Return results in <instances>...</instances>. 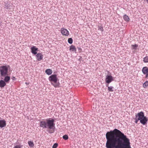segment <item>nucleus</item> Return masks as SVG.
<instances>
[{
	"label": "nucleus",
	"instance_id": "1",
	"mask_svg": "<svg viewBox=\"0 0 148 148\" xmlns=\"http://www.w3.org/2000/svg\"><path fill=\"white\" fill-rule=\"evenodd\" d=\"M106 136L107 148H132L129 139L117 129L107 132Z\"/></svg>",
	"mask_w": 148,
	"mask_h": 148
},
{
	"label": "nucleus",
	"instance_id": "2",
	"mask_svg": "<svg viewBox=\"0 0 148 148\" xmlns=\"http://www.w3.org/2000/svg\"><path fill=\"white\" fill-rule=\"evenodd\" d=\"M55 119L49 118L44 121H40V126L42 129H47L48 130L47 132L50 134L53 133L54 131L55 124Z\"/></svg>",
	"mask_w": 148,
	"mask_h": 148
},
{
	"label": "nucleus",
	"instance_id": "3",
	"mask_svg": "<svg viewBox=\"0 0 148 148\" xmlns=\"http://www.w3.org/2000/svg\"><path fill=\"white\" fill-rule=\"evenodd\" d=\"M10 68V66L9 65H3L0 66V77L1 79H3L5 77L9 76L8 73Z\"/></svg>",
	"mask_w": 148,
	"mask_h": 148
},
{
	"label": "nucleus",
	"instance_id": "4",
	"mask_svg": "<svg viewBox=\"0 0 148 148\" xmlns=\"http://www.w3.org/2000/svg\"><path fill=\"white\" fill-rule=\"evenodd\" d=\"M49 81L53 82L54 83H51V84L55 87H60V83L58 82V79L56 74L52 75L50 76L49 78Z\"/></svg>",
	"mask_w": 148,
	"mask_h": 148
},
{
	"label": "nucleus",
	"instance_id": "5",
	"mask_svg": "<svg viewBox=\"0 0 148 148\" xmlns=\"http://www.w3.org/2000/svg\"><path fill=\"white\" fill-rule=\"evenodd\" d=\"M10 80V76L5 77L3 79H1L0 80V87L2 88L4 87L6 85V83H8Z\"/></svg>",
	"mask_w": 148,
	"mask_h": 148
},
{
	"label": "nucleus",
	"instance_id": "6",
	"mask_svg": "<svg viewBox=\"0 0 148 148\" xmlns=\"http://www.w3.org/2000/svg\"><path fill=\"white\" fill-rule=\"evenodd\" d=\"M144 113L142 111L136 114L135 115V117L134 119L135 120V123L137 124L138 121H140L144 115Z\"/></svg>",
	"mask_w": 148,
	"mask_h": 148
},
{
	"label": "nucleus",
	"instance_id": "7",
	"mask_svg": "<svg viewBox=\"0 0 148 148\" xmlns=\"http://www.w3.org/2000/svg\"><path fill=\"white\" fill-rule=\"evenodd\" d=\"M105 81L106 83L109 84L112 81H114V79L111 75H107L106 76Z\"/></svg>",
	"mask_w": 148,
	"mask_h": 148
},
{
	"label": "nucleus",
	"instance_id": "8",
	"mask_svg": "<svg viewBox=\"0 0 148 148\" xmlns=\"http://www.w3.org/2000/svg\"><path fill=\"white\" fill-rule=\"evenodd\" d=\"M148 119L147 117L145 116H143L142 118L140 120V123L143 125H144L147 123Z\"/></svg>",
	"mask_w": 148,
	"mask_h": 148
},
{
	"label": "nucleus",
	"instance_id": "9",
	"mask_svg": "<svg viewBox=\"0 0 148 148\" xmlns=\"http://www.w3.org/2000/svg\"><path fill=\"white\" fill-rule=\"evenodd\" d=\"M61 32L63 35L66 36H68L69 35V32L66 29L64 28H62L61 29Z\"/></svg>",
	"mask_w": 148,
	"mask_h": 148
},
{
	"label": "nucleus",
	"instance_id": "10",
	"mask_svg": "<svg viewBox=\"0 0 148 148\" xmlns=\"http://www.w3.org/2000/svg\"><path fill=\"white\" fill-rule=\"evenodd\" d=\"M38 48L36 47L35 46H33L31 48V52L32 54L35 55L37 53V51H38Z\"/></svg>",
	"mask_w": 148,
	"mask_h": 148
},
{
	"label": "nucleus",
	"instance_id": "11",
	"mask_svg": "<svg viewBox=\"0 0 148 148\" xmlns=\"http://www.w3.org/2000/svg\"><path fill=\"white\" fill-rule=\"evenodd\" d=\"M36 54V59L38 61H40L42 59L43 55L41 53H38Z\"/></svg>",
	"mask_w": 148,
	"mask_h": 148
},
{
	"label": "nucleus",
	"instance_id": "12",
	"mask_svg": "<svg viewBox=\"0 0 148 148\" xmlns=\"http://www.w3.org/2000/svg\"><path fill=\"white\" fill-rule=\"evenodd\" d=\"M6 125V121L4 120H0V127L1 128L5 127Z\"/></svg>",
	"mask_w": 148,
	"mask_h": 148
},
{
	"label": "nucleus",
	"instance_id": "13",
	"mask_svg": "<svg viewBox=\"0 0 148 148\" xmlns=\"http://www.w3.org/2000/svg\"><path fill=\"white\" fill-rule=\"evenodd\" d=\"M142 71L143 74H146L148 73V68L147 66L144 67L142 69Z\"/></svg>",
	"mask_w": 148,
	"mask_h": 148
},
{
	"label": "nucleus",
	"instance_id": "14",
	"mask_svg": "<svg viewBox=\"0 0 148 148\" xmlns=\"http://www.w3.org/2000/svg\"><path fill=\"white\" fill-rule=\"evenodd\" d=\"M69 50L72 51L76 52V48H75V46L73 45H72L70 46Z\"/></svg>",
	"mask_w": 148,
	"mask_h": 148
},
{
	"label": "nucleus",
	"instance_id": "15",
	"mask_svg": "<svg viewBox=\"0 0 148 148\" xmlns=\"http://www.w3.org/2000/svg\"><path fill=\"white\" fill-rule=\"evenodd\" d=\"M45 72L47 75H50L52 73V71L51 69H48L45 70Z\"/></svg>",
	"mask_w": 148,
	"mask_h": 148
},
{
	"label": "nucleus",
	"instance_id": "16",
	"mask_svg": "<svg viewBox=\"0 0 148 148\" xmlns=\"http://www.w3.org/2000/svg\"><path fill=\"white\" fill-rule=\"evenodd\" d=\"M123 18L125 21L127 22H128L130 20L129 16L126 14L123 16Z\"/></svg>",
	"mask_w": 148,
	"mask_h": 148
},
{
	"label": "nucleus",
	"instance_id": "17",
	"mask_svg": "<svg viewBox=\"0 0 148 148\" xmlns=\"http://www.w3.org/2000/svg\"><path fill=\"white\" fill-rule=\"evenodd\" d=\"M28 143L29 146L31 148L33 147L34 146V143L32 141H28Z\"/></svg>",
	"mask_w": 148,
	"mask_h": 148
},
{
	"label": "nucleus",
	"instance_id": "18",
	"mask_svg": "<svg viewBox=\"0 0 148 148\" xmlns=\"http://www.w3.org/2000/svg\"><path fill=\"white\" fill-rule=\"evenodd\" d=\"M108 89L109 91L112 92L114 91V88L113 86H111L108 87Z\"/></svg>",
	"mask_w": 148,
	"mask_h": 148
},
{
	"label": "nucleus",
	"instance_id": "19",
	"mask_svg": "<svg viewBox=\"0 0 148 148\" xmlns=\"http://www.w3.org/2000/svg\"><path fill=\"white\" fill-rule=\"evenodd\" d=\"M143 87L144 88H146L147 86H148V81H146L143 84Z\"/></svg>",
	"mask_w": 148,
	"mask_h": 148
},
{
	"label": "nucleus",
	"instance_id": "20",
	"mask_svg": "<svg viewBox=\"0 0 148 148\" xmlns=\"http://www.w3.org/2000/svg\"><path fill=\"white\" fill-rule=\"evenodd\" d=\"M143 61L145 63H147L148 62V56H146L143 59Z\"/></svg>",
	"mask_w": 148,
	"mask_h": 148
},
{
	"label": "nucleus",
	"instance_id": "21",
	"mask_svg": "<svg viewBox=\"0 0 148 148\" xmlns=\"http://www.w3.org/2000/svg\"><path fill=\"white\" fill-rule=\"evenodd\" d=\"M138 45L137 44H135L134 45H132V49L134 50H136L137 49V48L138 47Z\"/></svg>",
	"mask_w": 148,
	"mask_h": 148
},
{
	"label": "nucleus",
	"instance_id": "22",
	"mask_svg": "<svg viewBox=\"0 0 148 148\" xmlns=\"http://www.w3.org/2000/svg\"><path fill=\"white\" fill-rule=\"evenodd\" d=\"M68 42L70 44H72L73 42V40L71 38H69L68 39Z\"/></svg>",
	"mask_w": 148,
	"mask_h": 148
},
{
	"label": "nucleus",
	"instance_id": "23",
	"mask_svg": "<svg viewBox=\"0 0 148 148\" xmlns=\"http://www.w3.org/2000/svg\"><path fill=\"white\" fill-rule=\"evenodd\" d=\"M62 138L65 140H68L69 138L68 136L67 135H64L63 136Z\"/></svg>",
	"mask_w": 148,
	"mask_h": 148
},
{
	"label": "nucleus",
	"instance_id": "24",
	"mask_svg": "<svg viewBox=\"0 0 148 148\" xmlns=\"http://www.w3.org/2000/svg\"><path fill=\"white\" fill-rule=\"evenodd\" d=\"M98 30H100L102 32L103 31V27L101 26H98Z\"/></svg>",
	"mask_w": 148,
	"mask_h": 148
},
{
	"label": "nucleus",
	"instance_id": "25",
	"mask_svg": "<svg viewBox=\"0 0 148 148\" xmlns=\"http://www.w3.org/2000/svg\"><path fill=\"white\" fill-rule=\"evenodd\" d=\"M58 145V144L57 143H54L52 146V148H56Z\"/></svg>",
	"mask_w": 148,
	"mask_h": 148
},
{
	"label": "nucleus",
	"instance_id": "26",
	"mask_svg": "<svg viewBox=\"0 0 148 148\" xmlns=\"http://www.w3.org/2000/svg\"><path fill=\"white\" fill-rule=\"evenodd\" d=\"M13 148H21V147L19 145H17L14 146Z\"/></svg>",
	"mask_w": 148,
	"mask_h": 148
},
{
	"label": "nucleus",
	"instance_id": "27",
	"mask_svg": "<svg viewBox=\"0 0 148 148\" xmlns=\"http://www.w3.org/2000/svg\"><path fill=\"white\" fill-rule=\"evenodd\" d=\"M77 49H78L79 53H81L82 52V49L80 47H77Z\"/></svg>",
	"mask_w": 148,
	"mask_h": 148
},
{
	"label": "nucleus",
	"instance_id": "28",
	"mask_svg": "<svg viewBox=\"0 0 148 148\" xmlns=\"http://www.w3.org/2000/svg\"><path fill=\"white\" fill-rule=\"evenodd\" d=\"M12 80H14L16 79L15 77L13 76L12 77Z\"/></svg>",
	"mask_w": 148,
	"mask_h": 148
},
{
	"label": "nucleus",
	"instance_id": "29",
	"mask_svg": "<svg viewBox=\"0 0 148 148\" xmlns=\"http://www.w3.org/2000/svg\"><path fill=\"white\" fill-rule=\"evenodd\" d=\"M144 75H145V77L147 78L148 77V73H147L146 74H144Z\"/></svg>",
	"mask_w": 148,
	"mask_h": 148
},
{
	"label": "nucleus",
	"instance_id": "30",
	"mask_svg": "<svg viewBox=\"0 0 148 148\" xmlns=\"http://www.w3.org/2000/svg\"><path fill=\"white\" fill-rule=\"evenodd\" d=\"M5 6L7 8H8V5L7 4L5 5Z\"/></svg>",
	"mask_w": 148,
	"mask_h": 148
},
{
	"label": "nucleus",
	"instance_id": "31",
	"mask_svg": "<svg viewBox=\"0 0 148 148\" xmlns=\"http://www.w3.org/2000/svg\"><path fill=\"white\" fill-rule=\"evenodd\" d=\"M108 84H108L106 83V86L108 87H108H109V86Z\"/></svg>",
	"mask_w": 148,
	"mask_h": 148
},
{
	"label": "nucleus",
	"instance_id": "32",
	"mask_svg": "<svg viewBox=\"0 0 148 148\" xmlns=\"http://www.w3.org/2000/svg\"><path fill=\"white\" fill-rule=\"evenodd\" d=\"M25 84H27V83L26 82Z\"/></svg>",
	"mask_w": 148,
	"mask_h": 148
}]
</instances>
